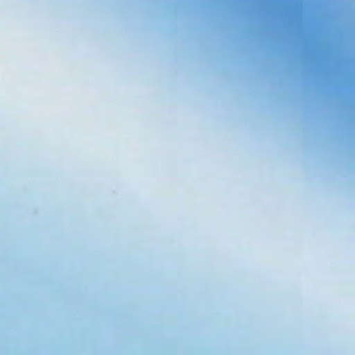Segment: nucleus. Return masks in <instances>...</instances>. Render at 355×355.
Wrapping results in <instances>:
<instances>
[{"instance_id":"obj_1","label":"nucleus","mask_w":355,"mask_h":355,"mask_svg":"<svg viewBox=\"0 0 355 355\" xmlns=\"http://www.w3.org/2000/svg\"><path fill=\"white\" fill-rule=\"evenodd\" d=\"M275 3H277L278 1H275Z\"/></svg>"}]
</instances>
